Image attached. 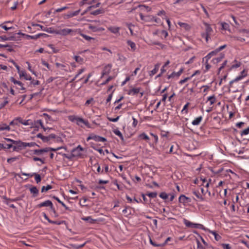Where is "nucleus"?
I'll use <instances>...</instances> for the list:
<instances>
[{
  "label": "nucleus",
  "mask_w": 249,
  "mask_h": 249,
  "mask_svg": "<svg viewBox=\"0 0 249 249\" xmlns=\"http://www.w3.org/2000/svg\"><path fill=\"white\" fill-rule=\"evenodd\" d=\"M61 149H64L65 150L67 148L65 147H58L56 148L52 147H46L41 149H36L33 150V154L36 155H41L44 152H48L49 151H54L55 152Z\"/></svg>",
  "instance_id": "1"
},
{
  "label": "nucleus",
  "mask_w": 249,
  "mask_h": 249,
  "mask_svg": "<svg viewBox=\"0 0 249 249\" xmlns=\"http://www.w3.org/2000/svg\"><path fill=\"white\" fill-rule=\"evenodd\" d=\"M204 25L205 26V32L202 33L201 36L203 38H205L206 42H208L209 38H210V36L213 32V30L209 24L204 22Z\"/></svg>",
  "instance_id": "2"
},
{
  "label": "nucleus",
  "mask_w": 249,
  "mask_h": 249,
  "mask_svg": "<svg viewBox=\"0 0 249 249\" xmlns=\"http://www.w3.org/2000/svg\"><path fill=\"white\" fill-rule=\"evenodd\" d=\"M43 207H49L51 211L53 213H55V209L51 201H50L49 200H46L45 201L40 203V204H39L37 205V207L38 208H41Z\"/></svg>",
  "instance_id": "3"
},
{
  "label": "nucleus",
  "mask_w": 249,
  "mask_h": 249,
  "mask_svg": "<svg viewBox=\"0 0 249 249\" xmlns=\"http://www.w3.org/2000/svg\"><path fill=\"white\" fill-rule=\"evenodd\" d=\"M77 31L73 30L71 29H64L60 30H57V34L60 35L61 36H66L68 35H75V33H76Z\"/></svg>",
  "instance_id": "4"
},
{
  "label": "nucleus",
  "mask_w": 249,
  "mask_h": 249,
  "mask_svg": "<svg viewBox=\"0 0 249 249\" xmlns=\"http://www.w3.org/2000/svg\"><path fill=\"white\" fill-rule=\"evenodd\" d=\"M226 47V45H224L222 46H221L220 47H218V48L216 49L214 51H213L209 53L206 56L205 58H206L207 59H210L212 58V57L213 56H215L217 54V53L222 50L223 49H225Z\"/></svg>",
  "instance_id": "5"
},
{
  "label": "nucleus",
  "mask_w": 249,
  "mask_h": 249,
  "mask_svg": "<svg viewBox=\"0 0 249 249\" xmlns=\"http://www.w3.org/2000/svg\"><path fill=\"white\" fill-rule=\"evenodd\" d=\"M184 224L189 228L202 229L203 226L202 224L192 223L186 219L183 220Z\"/></svg>",
  "instance_id": "6"
},
{
  "label": "nucleus",
  "mask_w": 249,
  "mask_h": 249,
  "mask_svg": "<svg viewBox=\"0 0 249 249\" xmlns=\"http://www.w3.org/2000/svg\"><path fill=\"white\" fill-rule=\"evenodd\" d=\"M84 150V149L79 145L75 148L72 150V155L74 158H82V154L81 152Z\"/></svg>",
  "instance_id": "7"
},
{
  "label": "nucleus",
  "mask_w": 249,
  "mask_h": 249,
  "mask_svg": "<svg viewBox=\"0 0 249 249\" xmlns=\"http://www.w3.org/2000/svg\"><path fill=\"white\" fill-rule=\"evenodd\" d=\"M68 119L71 122L76 123L78 125H81V124L83 123L84 120L82 118L74 115L69 116Z\"/></svg>",
  "instance_id": "8"
},
{
  "label": "nucleus",
  "mask_w": 249,
  "mask_h": 249,
  "mask_svg": "<svg viewBox=\"0 0 249 249\" xmlns=\"http://www.w3.org/2000/svg\"><path fill=\"white\" fill-rule=\"evenodd\" d=\"M21 174L22 175L25 176H27L28 177H32L33 176H35V180L37 183H38L39 182H40L41 181V177L39 174H38L37 173H34L31 174H28V173H22Z\"/></svg>",
  "instance_id": "9"
},
{
  "label": "nucleus",
  "mask_w": 249,
  "mask_h": 249,
  "mask_svg": "<svg viewBox=\"0 0 249 249\" xmlns=\"http://www.w3.org/2000/svg\"><path fill=\"white\" fill-rule=\"evenodd\" d=\"M93 140L96 142H105L107 141V139L105 138L97 135H93L89 137L87 139V140Z\"/></svg>",
  "instance_id": "10"
},
{
  "label": "nucleus",
  "mask_w": 249,
  "mask_h": 249,
  "mask_svg": "<svg viewBox=\"0 0 249 249\" xmlns=\"http://www.w3.org/2000/svg\"><path fill=\"white\" fill-rule=\"evenodd\" d=\"M178 200L180 203H183L184 204L191 202V199L190 197H187L183 195H181L179 196Z\"/></svg>",
  "instance_id": "11"
},
{
  "label": "nucleus",
  "mask_w": 249,
  "mask_h": 249,
  "mask_svg": "<svg viewBox=\"0 0 249 249\" xmlns=\"http://www.w3.org/2000/svg\"><path fill=\"white\" fill-rule=\"evenodd\" d=\"M111 67L112 65L111 64H108L104 67L102 73L101 78L103 77L105 75H107L110 72Z\"/></svg>",
  "instance_id": "12"
},
{
  "label": "nucleus",
  "mask_w": 249,
  "mask_h": 249,
  "mask_svg": "<svg viewBox=\"0 0 249 249\" xmlns=\"http://www.w3.org/2000/svg\"><path fill=\"white\" fill-rule=\"evenodd\" d=\"M225 54L223 53H220L219 54V56L213 58L212 60V62L214 64H216L220 62L223 58H224Z\"/></svg>",
  "instance_id": "13"
},
{
  "label": "nucleus",
  "mask_w": 249,
  "mask_h": 249,
  "mask_svg": "<svg viewBox=\"0 0 249 249\" xmlns=\"http://www.w3.org/2000/svg\"><path fill=\"white\" fill-rule=\"evenodd\" d=\"M35 124L37 126L38 125H39L44 130V131H46L47 130H51L53 129L52 128L49 127H45L43 124L41 120H37L35 122Z\"/></svg>",
  "instance_id": "14"
},
{
  "label": "nucleus",
  "mask_w": 249,
  "mask_h": 249,
  "mask_svg": "<svg viewBox=\"0 0 249 249\" xmlns=\"http://www.w3.org/2000/svg\"><path fill=\"white\" fill-rule=\"evenodd\" d=\"M107 30L113 34H119L120 28L119 27L110 26L107 28Z\"/></svg>",
  "instance_id": "15"
},
{
  "label": "nucleus",
  "mask_w": 249,
  "mask_h": 249,
  "mask_svg": "<svg viewBox=\"0 0 249 249\" xmlns=\"http://www.w3.org/2000/svg\"><path fill=\"white\" fill-rule=\"evenodd\" d=\"M183 71V68H181L178 72H173L170 75H168V78L170 79L173 78L175 76L178 77L182 73Z\"/></svg>",
  "instance_id": "16"
},
{
  "label": "nucleus",
  "mask_w": 249,
  "mask_h": 249,
  "mask_svg": "<svg viewBox=\"0 0 249 249\" xmlns=\"http://www.w3.org/2000/svg\"><path fill=\"white\" fill-rule=\"evenodd\" d=\"M159 68H160V64H156L155 65L154 69L153 70H152V71H149V76L152 77L154 74H155L157 72V71H158Z\"/></svg>",
  "instance_id": "17"
},
{
  "label": "nucleus",
  "mask_w": 249,
  "mask_h": 249,
  "mask_svg": "<svg viewBox=\"0 0 249 249\" xmlns=\"http://www.w3.org/2000/svg\"><path fill=\"white\" fill-rule=\"evenodd\" d=\"M19 76L20 77H24V79L27 80H32L31 76L29 75H27L24 71H21V72H19Z\"/></svg>",
  "instance_id": "18"
},
{
  "label": "nucleus",
  "mask_w": 249,
  "mask_h": 249,
  "mask_svg": "<svg viewBox=\"0 0 249 249\" xmlns=\"http://www.w3.org/2000/svg\"><path fill=\"white\" fill-rule=\"evenodd\" d=\"M105 10L103 8L99 9L90 13V14L94 16H97L99 14H104Z\"/></svg>",
  "instance_id": "19"
},
{
  "label": "nucleus",
  "mask_w": 249,
  "mask_h": 249,
  "mask_svg": "<svg viewBox=\"0 0 249 249\" xmlns=\"http://www.w3.org/2000/svg\"><path fill=\"white\" fill-rule=\"evenodd\" d=\"M80 11V10H78L73 12H70L66 15L67 18H69L78 15Z\"/></svg>",
  "instance_id": "20"
},
{
  "label": "nucleus",
  "mask_w": 249,
  "mask_h": 249,
  "mask_svg": "<svg viewBox=\"0 0 249 249\" xmlns=\"http://www.w3.org/2000/svg\"><path fill=\"white\" fill-rule=\"evenodd\" d=\"M52 198H53L54 199L56 200L58 203L61 204L62 205V206L63 207H64L66 210H70L69 208L62 201H61L59 199L58 197H57L56 196H52Z\"/></svg>",
  "instance_id": "21"
},
{
  "label": "nucleus",
  "mask_w": 249,
  "mask_h": 249,
  "mask_svg": "<svg viewBox=\"0 0 249 249\" xmlns=\"http://www.w3.org/2000/svg\"><path fill=\"white\" fill-rule=\"evenodd\" d=\"M127 44L128 45H129L131 47V51H135L136 50V46L135 43L134 42H133L130 40H128L127 41Z\"/></svg>",
  "instance_id": "22"
},
{
  "label": "nucleus",
  "mask_w": 249,
  "mask_h": 249,
  "mask_svg": "<svg viewBox=\"0 0 249 249\" xmlns=\"http://www.w3.org/2000/svg\"><path fill=\"white\" fill-rule=\"evenodd\" d=\"M202 120V117L199 116L198 117L196 118L192 123V124L194 125H198L201 121Z\"/></svg>",
  "instance_id": "23"
},
{
  "label": "nucleus",
  "mask_w": 249,
  "mask_h": 249,
  "mask_svg": "<svg viewBox=\"0 0 249 249\" xmlns=\"http://www.w3.org/2000/svg\"><path fill=\"white\" fill-rule=\"evenodd\" d=\"M140 91V88H133L128 91V94L135 95L138 94Z\"/></svg>",
  "instance_id": "24"
},
{
  "label": "nucleus",
  "mask_w": 249,
  "mask_h": 249,
  "mask_svg": "<svg viewBox=\"0 0 249 249\" xmlns=\"http://www.w3.org/2000/svg\"><path fill=\"white\" fill-rule=\"evenodd\" d=\"M10 128L9 125H7L5 124H0V131L8 130L9 131Z\"/></svg>",
  "instance_id": "25"
},
{
  "label": "nucleus",
  "mask_w": 249,
  "mask_h": 249,
  "mask_svg": "<svg viewBox=\"0 0 249 249\" xmlns=\"http://www.w3.org/2000/svg\"><path fill=\"white\" fill-rule=\"evenodd\" d=\"M30 191L31 193L34 194V196H36L38 194V190L37 188L35 186H33L30 189Z\"/></svg>",
  "instance_id": "26"
},
{
  "label": "nucleus",
  "mask_w": 249,
  "mask_h": 249,
  "mask_svg": "<svg viewBox=\"0 0 249 249\" xmlns=\"http://www.w3.org/2000/svg\"><path fill=\"white\" fill-rule=\"evenodd\" d=\"M18 144L17 145L18 148L19 150H21L22 149L25 148V142H22L20 141H18Z\"/></svg>",
  "instance_id": "27"
},
{
  "label": "nucleus",
  "mask_w": 249,
  "mask_h": 249,
  "mask_svg": "<svg viewBox=\"0 0 249 249\" xmlns=\"http://www.w3.org/2000/svg\"><path fill=\"white\" fill-rule=\"evenodd\" d=\"M193 194L198 198L200 199L201 201L204 200V198L203 196L200 194L198 191H194L193 192Z\"/></svg>",
  "instance_id": "28"
},
{
  "label": "nucleus",
  "mask_w": 249,
  "mask_h": 249,
  "mask_svg": "<svg viewBox=\"0 0 249 249\" xmlns=\"http://www.w3.org/2000/svg\"><path fill=\"white\" fill-rule=\"evenodd\" d=\"M44 31L51 34H57V30H55L52 27L50 28H46V29H44Z\"/></svg>",
  "instance_id": "29"
},
{
  "label": "nucleus",
  "mask_w": 249,
  "mask_h": 249,
  "mask_svg": "<svg viewBox=\"0 0 249 249\" xmlns=\"http://www.w3.org/2000/svg\"><path fill=\"white\" fill-rule=\"evenodd\" d=\"M113 132L116 135L118 136L121 138V139L122 140H124V137H123L122 134L118 129H115L113 130Z\"/></svg>",
  "instance_id": "30"
},
{
  "label": "nucleus",
  "mask_w": 249,
  "mask_h": 249,
  "mask_svg": "<svg viewBox=\"0 0 249 249\" xmlns=\"http://www.w3.org/2000/svg\"><path fill=\"white\" fill-rule=\"evenodd\" d=\"M17 120H18V121L19 123H20L21 124H23L25 125H29L30 124L29 122L30 121L29 120H26V121H23L21 118H18Z\"/></svg>",
  "instance_id": "31"
},
{
  "label": "nucleus",
  "mask_w": 249,
  "mask_h": 249,
  "mask_svg": "<svg viewBox=\"0 0 249 249\" xmlns=\"http://www.w3.org/2000/svg\"><path fill=\"white\" fill-rule=\"evenodd\" d=\"M74 59H75L76 62L79 63L80 64H82L84 62V59L79 56H74Z\"/></svg>",
  "instance_id": "32"
},
{
  "label": "nucleus",
  "mask_w": 249,
  "mask_h": 249,
  "mask_svg": "<svg viewBox=\"0 0 249 249\" xmlns=\"http://www.w3.org/2000/svg\"><path fill=\"white\" fill-rule=\"evenodd\" d=\"M0 146L1 148L3 149H10L13 146V145L12 144L9 143L3 144L2 143H0Z\"/></svg>",
  "instance_id": "33"
},
{
  "label": "nucleus",
  "mask_w": 249,
  "mask_h": 249,
  "mask_svg": "<svg viewBox=\"0 0 249 249\" xmlns=\"http://www.w3.org/2000/svg\"><path fill=\"white\" fill-rule=\"evenodd\" d=\"M14 36H10V37H7L6 36H0V39L3 41H6V40H14Z\"/></svg>",
  "instance_id": "34"
},
{
  "label": "nucleus",
  "mask_w": 249,
  "mask_h": 249,
  "mask_svg": "<svg viewBox=\"0 0 249 249\" xmlns=\"http://www.w3.org/2000/svg\"><path fill=\"white\" fill-rule=\"evenodd\" d=\"M22 36H26L27 39H36L38 38V36L36 35L35 36H30L28 35H26L25 34H22Z\"/></svg>",
  "instance_id": "35"
},
{
  "label": "nucleus",
  "mask_w": 249,
  "mask_h": 249,
  "mask_svg": "<svg viewBox=\"0 0 249 249\" xmlns=\"http://www.w3.org/2000/svg\"><path fill=\"white\" fill-rule=\"evenodd\" d=\"M52 186L50 185H47L46 186H43L41 188V192H47L49 190L52 189Z\"/></svg>",
  "instance_id": "36"
},
{
  "label": "nucleus",
  "mask_w": 249,
  "mask_h": 249,
  "mask_svg": "<svg viewBox=\"0 0 249 249\" xmlns=\"http://www.w3.org/2000/svg\"><path fill=\"white\" fill-rule=\"evenodd\" d=\"M207 100L209 101L210 102V105H212L215 102L216 99L214 95H213V96L209 97L208 98Z\"/></svg>",
  "instance_id": "37"
},
{
  "label": "nucleus",
  "mask_w": 249,
  "mask_h": 249,
  "mask_svg": "<svg viewBox=\"0 0 249 249\" xmlns=\"http://www.w3.org/2000/svg\"><path fill=\"white\" fill-rule=\"evenodd\" d=\"M82 219L83 220L88 221L90 223H93L96 221V220L92 219L90 216L82 218Z\"/></svg>",
  "instance_id": "38"
},
{
  "label": "nucleus",
  "mask_w": 249,
  "mask_h": 249,
  "mask_svg": "<svg viewBox=\"0 0 249 249\" xmlns=\"http://www.w3.org/2000/svg\"><path fill=\"white\" fill-rule=\"evenodd\" d=\"M139 138H140L142 139L145 140L146 141H148L149 140V137L145 133H142L141 134L139 135Z\"/></svg>",
  "instance_id": "39"
},
{
  "label": "nucleus",
  "mask_w": 249,
  "mask_h": 249,
  "mask_svg": "<svg viewBox=\"0 0 249 249\" xmlns=\"http://www.w3.org/2000/svg\"><path fill=\"white\" fill-rule=\"evenodd\" d=\"M25 147H26L27 146H28V147H33V146H39L38 145H37L36 142H25Z\"/></svg>",
  "instance_id": "40"
},
{
  "label": "nucleus",
  "mask_w": 249,
  "mask_h": 249,
  "mask_svg": "<svg viewBox=\"0 0 249 249\" xmlns=\"http://www.w3.org/2000/svg\"><path fill=\"white\" fill-rule=\"evenodd\" d=\"M10 81L14 84H18V85H22V82L16 80L13 77L10 78Z\"/></svg>",
  "instance_id": "41"
},
{
  "label": "nucleus",
  "mask_w": 249,
  "mask_h": 249,
  "mask_svg": "<svg viewBox=\"0 0 249 249\" xmlns=\"http://www.w3.org/2000/svg\"><path fill=\"white\" fill-rule=\"evenodd\" d=\"M18 159H19L18 157H12V158L8 159L7 161L8 163H11Z\"/></svg>",
  "instance_id": "42"
},
{
  "label": "nucleus",
  "mask_w": 249,
  "mask_h": 249,
  "mask_svg": "<svg viewBox=\"0 0 249 249\" xmlns=\"http://www.w3.org/2000/svg\"><path fill=\"white\" fill-rule=\"evenodd\" d=\"M130 209H131L130 207L126 206L125 207V209L123 210V213L124 214H126L127 215H130L131 214V212L128 211V210Z\"/></svg>",
  "instance_id": "43"
},
{
  "label": "nucleus",
  "mask_w": 249,
  "mask_h": 249,
  "mask_svg": "<svg viewBox=\"0 0 249 249\" xmlns=\"http://www.w3.org/2000/svg\"><path fill=\"white\" fill-rule=\"evenodd\" d=\"M62 156L65 158H67L70 160H72V159L74 157V156L72 155V153L71 152V155H67L66 154H62Z\"/></svg>",
  "instance_id": "44"
},
{
  "label": "nucleus",
  "mask_w": 249,
  "mask_h": 249,
  "mask_svg": "<svg viewBox=\"0 0 249 249\" xmlns=\"http://www.w3.org/2000/svg\"><path fill=\"white\" fill-rule=\"evenodd\" d=\"M141 19L143 20L148 21L149 19H151L150 16H144L142 13L140 14Z\"/></svg>",
  "instance_id": "45"
},
{
  "label": "nucleus",
  "mask_w": 249,
  "mask_h": 249,
  "mask_svg": "<svg viewBox=\"0 0 249 249\" xmlns=\"http://www.w3.org/2000/svg\"><path fill=\"white\" fill-rule=\"evenodd\" d=\"M80 35L82 37H84L86 40H87L89 41V40H91V39H92V40H94V38H92V37H90V36H87V35H85V34H82V33H80Z\"/></svg>",
  "instance_id": "46"
},
{
  "label": "nucleus",
  "mask_w": 249,
  "mask_h": 249,
  "mask_svg": "<svg viewBox=\"0 0 249 249\" xmlns=\"http://www.w3.org/2000/svg\"><path fill=\"white\" fill-rule=\"evenodd\" d=\"M160 197L163 199H166L168 197V195L165 192H162L160 194Z\"/></svg>",
  "instance_id": "47"
},
{
  "label": "nucleus",
  "mask_w": 249,
  "mask_h": 249,
  "mask_svg": "<svg viewBox=\"0 0 249 249\" xmlns=\"http://www.w3.org/2000/svg\"><path fill=\"white\" fill-rule=\"evenodd\" d=\"M211 233L214 236V238L216 241H218L221 239V236L216 233L215 231H212Z\"/></svg>",
  "instance_id": "48"
},
{
  "label": "nucleus",
  "mask_w": 249,
  "mask_h": 249,
  "mask_svg": "<svg viewBox=\"0 0 249 249\" xmlns=\"http://www.w3.org/2000/svg\"><path fill=\"white\" fill-rule=\"evenodd\" d=\"M234 61L236 62V63L235 64L232 65L231 68V69L237 68L241 66V64L240 62H237V61L236 60Z\"/></svg>",
  "instance_id": "49"
},
{
  "label": "nucleus",
  "mask_w": 249,
  "mask_h": 249,
  "mask_svg": "<svg viewBox=\"0 0 249 249\" xmlns=\"http://www.w3.org/2000/svg\"><path fill=\"white\" fill-rule=\"evenodd\" d=\"M249 133V126L247 128L245 129V130H244L241 132V136L246 135H248Z\"/></svg>",
  "instance_id": "50"
},
{
  "label": "nucleus",
  "mask_w": 249,
  "mask_h": 249,
  "mask_svg": "<svg viewBox=\"0 0 249 249\" xmlns=\"http://www.w3.org/2000/svg\"><path fill=\"white\" fill-rule=\"evenodd\" d=\"M147 195L151 198H155L157 197V193L156 192H151L147 194Z\"/></svg>",
  "instance_id": "51"
},
{
  "label": "nucleus",
  "mask_w": 249,
  "mask_h": 249,
  "mask_svg": "<svg viewBox=\"0 0 249 249\" xmlns=\"http://www.w3.org/2000/svg\"><path fill=\"white\" fill-rule=\"evenodd\" d=\"M222 28L223 29L226 30L229 27V25L228 23L224 22L221 23Z\"/></svg>",
  "instance_id": "52"
},
{
  "label": "nucleus",
  "mask_w": 249,
  "mask_h": 249,
  "mask_svg": "<svg viewBox=\"0 0 249 249\" xmlns=\"http://www.w3.org/2000/svg\"><path fill=\"white\" fill-rule=\"evenodd\" d=\"M64 222V221H53L51 220L50 221V223L51 224H56V225H60Z\"/></svg>",
  "instance_id": "53"
},
{
  "label": "nucleus",
  "mask_w": 249,
  "mask_h": 249,
  "mask_svg": "<svg viewBox=\"0 0 249 249\" xmlns=\"http://www.w3.org/2000/svg\"><path fill=\"white\" fill-rule=\"evenodd\" d=\"M119 117L120 116H117L116 118H110V117H107V119L110 121V122H116L117 121H118V120H119Z\"/></svg>",
  "instance_id": "54"
},
{
  "label": "nucleus",
  "mask_w": 249,
  "mask_h": 249,
  "mask_svg": "<svg viewBox=\"0 0 249 249\" xmlns=\"http://www.w3.org/2000/svg\"><path fill=\"white\" fill-rule=\"evenodd\" d=\"M222 247L224 249H231V247L228 244H222Z\"/></svg>",
  "instance_id": "55"
},
{
  "label": "nucleus",
  "mask_w": 249,
  "mask_h": 249,
  "mask_svg": "<svg viewBox=\"0 0 249 249\" xmlns=\"http://www.w3.org/2000/svg\"><path fill=\"white\" fill-rule=\"evenodd\" d=\"M68 8L67 6H64L62 8H58L55 10L56 12H60L63 10H66Z\"/></svg>",
  "instance_id": "56"
},
{
  "label": "nucleus",
  "mask_w": 249,
  "mask_h": 249,
  "mask_svg": "<svg viewBox=\"0 0 249 249\" xmlns=\"http://www.w3.org/2000/svg\"><path fill=\"white\" fill-rule=\"evenodd\" d=\"M0 27H2L5 30L7 31L9 29H13V27H7L6 26L4 25L3 24H1L0 25Z\"/></svg>",
  "instance_id": "57"
},
{
  "label": "nucleus",
  "mask_w": 249,
  "mask_h": 249,
  "mask_svg": "<svg viewBox=\"0 0 249 249\" xmlns=\"http://www.w3.org/2000/svg\"><path fill=\"white\" fill-rule=\"evenodd\" d=\"M246 75V74H245V75H239V76H237L236 78H235L234 79V81H235V82H237V81L242 79Z\"/></svg>",
  "instance_id": "58"
},
{
  "label": "nucleus",
  "mask_w": 249,
  "mask_h": 249,
  "mask_svg": "<svg viewBox=\"0 0 249 249\" xmlns=\"http://www.w3.org/2000/svg\"><path fill=\"white\" fill-rule=\"evenodd\" d=\"M55 65L57 68H61V69H63L64 68H65L66 67V66L65 65L61 64V63H56Z\"/></svg>",
  "instance_id": "59"
},
{
  "label": "nucleus",
  "mask_w": 249,
  "mask_h": 249,
  "mask_svg": "<svg viewBox=\"0 0 249 249\" xmlns=\"http://www.w3.org/2000/svg\"><path fill=\"white\" fill-rule=\"evenodd\" d=\"M101 4V3L100 2H98L95 5H91V6H90L88 7V10H90L91 9V8H97V7H99V6Z\"/></svg>",
  "instance_id": "60"
},
{
  "label": "nucleus",
  "mask_w": 249,
  "mask_h": 249,
  "mask_svg": "<svg viewBox=\"0 0 249 249\" xmlns=\"http://www.w3.org/2000/svg\"><path fill=\"white\" fill-rule=\"evenodd\" d=\"M31 81V84H33L34 86L38 85L39 84V81L38 80H34L32 79V80Z\"/></svg>",
  "instance_id": "61"
},
{
  "label": "nucleus",
  "mask_w": 249,
  "mask_h": 249,
  "mask_svg": "<svg viewBox=\"0 0 249 249\" xmlns=\"http://www.w3.org/2000/svg\"><path fill=\"white\" fill-rule=\"evenodd\" d=\"M233 38H234V40H239L241 42H244L245 41V39L241 37L233 36Z\"/></svg>",
  "instance_id": "62"
},
{
  "label": "nucleus",
  "mask_w": 249,
  "mask_h": 249,
  "mask_svg": "<svg viewBox=\"0 0 249 249\" xmlns=\"http://www.w3.org/2000/svg\"><path fill=\"white\" fill-rule=\"evenodd\" d=\"M42 141L44 142H49L50 140L48 136H43V137L42 138Z\"/></svg>",
  "instance_id": "63"
},
{
  "label": "nucleus",
  "mask_w": 249,
  "mask_h": 249,
  "mask_svg": "<svg viewBox=\"0 0 249 249\" xmlns=\"http://www.w3.org/2000/svg\"><path fill=\"white\" fill-rule=\"evenodd\" d=\"M196 243H197V248L198 249H203V247H202V245L201 244L200 242L197 239H196Z\"/></svg>",
  "instance_id": "64"
}]
</instances>
